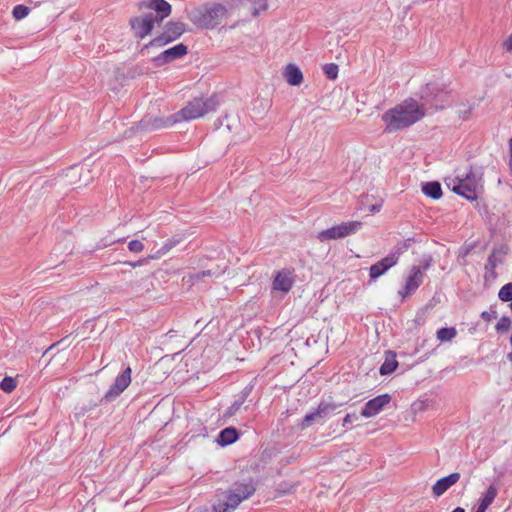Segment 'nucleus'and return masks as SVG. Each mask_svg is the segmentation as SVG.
<instances>
[{
    "mask_svg": "<svg viewBox=\"0 0 512 512\" xmlns=\"http://www.w3.org/2000/svg\"><path fill=\"white\" fill-rule=\"evenodd\" d=\"M244 404V402L239 399L237 396H236V399L234 400V402L225 410L223 416L225 418H229V417H232L233 415H235L239 409L241 408V406Z\"/></svg>",
    "mask_w": 512,
    "mask_h": 512,
    "instance_id": "nucleus-32",
    "label": "nucleus"
},
{
    "mask_svg": "<svg viewBox=\"0 0 512 512\" xmlns=\"http://www.w3.org/2000/svg\"><path fill=\"white\" fill-rule=\"evenodd\" d=\"M395 254H388L375 264L371 265L369 269L370 280L375 281L380 276L384 275L391 267L397 264L398 260L394 257Z\"/></svg>",
    "mask_w": 512,
    "mask_h": 512,
    "instance_id": "nucleus-15",
    "label": "nucleus"
},
{
    "mask_svg": "<svg viewBox=\"0 0 512 512\" xmlns=\"http://www.w3.org/2000/svg\"><path fill=\"white\" fill-rule=\"evenodd\" d=\"M294 490H295V485L290 484L288 482H281L277 486L275 491H276L277 496H282V495L291 494Z\"/></svg>",
    "mask_w": 512,
    "mask_h": 512,
    "instance_id": "nucleus-34",
    "label": "nucleus"
},
{
    "mask_svg": "<svg viewBox=\"0 0 512 512\" xmlns=\"http://www.w3.org/2000/svg\"><path fill=\"white\" fill-rule=\"evenodd\" d=\"M176 123H179V120H178V118L175 117V114H173L167 118H164V117L152 118L150 116H146L137 123V130H140V131L158 130L161 128L171 127L172 125H174Z\"/></svg>",
    "mask_w": 512,
    "mask_h": 512,
    "instance_id": "nucleus-10",
    "label": "nucleus"
},
{
    "mask_svg": "<svg viewBox=\"0 0 512 512\" xmlns=\"http://www.w3.org/2000/svg\"><path fill=\"white\" fill-rule=\"evenodd\" d=\"M480 317L486 321V322H490L493 318H496L497 317V311L495 309H490V311H483L480 315Z\"/></svg>",
    "mask_w": 512,
    "mask_h": 512,
    "instance_id": "nucleus-39",
    "label": "nucleus"
},
{
    "mask_svg": "<svg viewBox=\"0 0 512 512\" xmlns=\"http://www.w3.org/2000/svg\"><path fill=\"white\" fill-rule=\"evenodd\" d=\"M176 331L174 330H170L167 335H169L170 337H173L175 335Z\"/></svg>",
    "mask_w": 512,
    "mask_h": 512,
    "instance_id": "nucleus-51",
    "label": "nucleus"
},
{
    "mask_svg": "<svg viewBox=\"0 0 512 512\" xmlns=\"http://www.w3.org/2000/svg\"><path fill=\"white\" fill-rule=\"evenodd\" d=\"M155 24L157 22L153 17V12L144 13L129 19V26L134 37L141 40L151 34Z\"/></svg>",
    "mask_w": 512,
    "mask_h": 512,
    "instance_id": "nucleus-6",
    "label": "nucleus"
},
{
    "mask_svg": "<svg viewBox=\"0 0 512 512\" xmlns=\"http://www.w3.org/2000/svg\"><path fill=\"white\" fill-rule=\"evenodd\" d=\"M415 242H416L415 238H407V239H405L401 244L397 245V246H396V247L391 251V253H392V254H395V256H394V257H396V258H397V260H398V259H399V257H400V256H401V255H402L406 250H408V249L411 247V245H412L413 243H415Z\"/></svg>",
    "mask_w": 512,
    "mask_h": 512,
    "instance_id": "nucleus-26",
    "label": "nucleus"
},
{
    "mask_svg": "<svg viewBox=\"0 0 512 512\" xmlns=\"http://www.w3.org/2000/svg\"><path fill=\"white\" fill-rule=\"evenodd\" d=\"M214 275L215 276H219L220 272H214V271L208 269V270H203V271L191 274L190 278H191L192 281L197 282V281L201 280L204 277H209V276H214Z\"/></svg>",
    "mask_w": 512,
    "mask_h": 512,
    "instance_id": "nucleus-35",
    "label": "nucleus"
},
{
    "mask_svg": "<svg viewBox=\"0 0 512 512\" xmlns=\"http://www.w3.org/2000/svg\"><path fill=\"white\" fill-rule=\"evenodd\" d=\"M460 479V473L453 472L448 476L442 477L432 486V493L435 497L443 495L451 486L456 484Z\"/></svg>",
    "mask_w": 512,
    "mask_h": 512,
    "instance_id": "nucleus-17",
    "label": "nucleus"
},
{
    "mask_svg": "<svg viewBox=\"0 0 512 512\" xmlns=\"http://www.w3.org/2000/svg\"><path fill=\"white\" fill-rule=\"evenodd\" d=\"M362 227V222L351 221L342 222L326 230H322V240H332L344 238L348 235L356 233Z\"/></svg>",
    "mask_w": 512,
    "mask_h": 512,
    "instance_id": "nucleus-8",
    "label": "nucleus"
},
{
    "mask_svg": "<svg viewBox=\"0 0 512 512\" xmlns=\"http://www.w3.org/2000/svg\"><path fill=\"white\" fill-rule=\"evenodd\" d=\"M461 180H465V182H467V183L475 184V175L472 171V168L470 169L469 173H467L464 178H461Z\"/></svg>",
    "mask_w": 512,
    "mask_h": 512,
    "instance_id": "nucleus-44",
    "label": "nucleus"
},
{
    "mask_svg": "<svg viewBox=\"0 0 512 512\" xmlns=\"http://www.w3.org/2000/svg\"><path fill=\"white\" fill-rule=\"evenodd\" d=\"M502 263H503V260L501 258H498L494 254H490L487 259V263L485 265V270L486 271L494 270L498 264H502Z\"/></svg>",
    "mask_w": 512,
    "mask_h": 512,
    "instance_id": "nucleus-36",
    "label": "nucleus"
},
{
    "mask_svg": "<svg viewBox=\"0 0 512 512\" xmlns=\"http://www.w3.org/2000/svg\"><path fill=\"white\" fill-rule=\"evenodd\" d=\"M293 280L290 276V272L282 270L277 272L274 280H273V289L277 291H281L283 293H288L292 288Z\"/></svg>",
    "mask_w": 512,
    "mask_h": 512,
    "instance_id": "nucleus-20",
    "label": "nucleus"
},
{
    "mask_svg": "<svg viewBox=\"0 0 512 512\" xmlns=\"http://www.w3.org/2000/svg\"><path fill=\"white\" fill-rule=\"evenodd\" d=\"M256 491L252 479L245 482H235L232 486L216 494V499L211 505L200 508V512H230L235 510L245 499L251 497Z\"/></svg>",
    "mask_w": 512,
    "mask_h": 512,
    "instance_id": "nucleus-2",
    "label": "nucleus"
},
{
    "mask_svg": "<svg viewBox=\"0 0 512 512\" xmlns=\"http://www.w3.org/2000/svg\"><path fill=\"white\" fill-rule=\"evenodd\" d=\"M431 262H432V257L431 256H428L427 258H424L421 261L422 269L423 270H427L431 266Z\"/></svg>",
    "mask_w": 512,
    "mask_h": 512,
    "instance_id": "nucleus-45",
    "label": "nucleus"
},
{
    "mask_svg": "<svg viewBox=\"0 0 512 512\" xmlns=\"http://www.w3.org/2000/svg\"><path fill=\"white\" fill-rule=\"evenodd\" d=\"M398 367V361L396 360V353L392 350L385 352V360L380 366L379 373L382 376L392 374Z\"/></svg>",
    "mask_w": 512,
    "mask_h": 512,
    "instance_id": "nucleus-21",
    "label": "nucleus"
},
{
    "mask_svg": "<svg viewBox=\"0 0 512 512\" xmlns=\"http://www.w3.org/2000/svg\"><path fill=\"white\" fill-rule=\"evenodd\" d=\"M185 32V23L180 21H168L163 27V32L145 44L141 51L143 52L151 47H163L179 39Z\"/></svg>",
    "mask_w": 512,
    "mask_h": 512,
    "instance_id": "nucleus-5",
    "label": "nucleus"
},
{
    "mask_svg": "<svg viewBox=\"0 0 512 512\" xmlns=\"http://www.w3.org/2000/svg\"><path fill=\"white\" fill-rule=\"evenodd\" d=\"M0 388L6 393H10L16 388V380L12 377L6 376L0 382Z\"/></svg>",
    "mask_w": 512,
    "mask_h": 512,
    "instance_id": "nucleus-33",
    "label": "nucleus"
},
{
    "mask_svg": "<svg viewBox=\"0 0 512 512\" xmlns=\"http://www.w3.org/2000/svg\"><path fill=\"white\" fill-rule=\"evenodd\" d=\"M475 247V243L474 244H470L468 245L467 247H465V249L463 250V252H461V255L463 257L469 255L471 253V251L473 250V248Z\"/></svg>",
    "mask_w": 512,
    "mask_h": 512,
    "instance_id": "nucleus-48",
    "label": "nucleus"
},
{
    "mask_svg": "<svg viewBox=\"0 0 512 512\" xmlns=\"http://www.w3.org/2000/svg\"><path fill=\"white\" fill-rule=\"evenodd\" d=\"M357 419H358L357 414H355V413H353V414H347V415L343 418V426L345 427L347 424L352 423L354 420H357Z\"/></svg>",
    "mask_w": 512,
    "mask_h": 512,
    "instance_id": "nucleus-43",
    "label": "nucleus"
},
{
    "mask_svg": "<svg viewBox=\"0 0 512 512\" xmlns=\"http://www.w3.org/2000/svg\"><path fill=\"white\" fill-rule=\"evenodd\" d=\"M424 116V105H420L413 98H408L395 108L386 111L382 115V120L386 124L385 131L393 132L413 125Z\"/></svg>",
    "mask_w": 512,
    "mask_h": 512,
    "instance_id": "nucleus-1",
    "label": "nucleus"
},
{
    "mask_svg": "<svg viewBox=\"0 0 512 512\" xmlns=\"http://www.w3.org/2000/svg\"><path fill=\"white\" fill-rule=\"evenodd\" d=\"M509 252V247L505 244L500 245L498 247H494L491 254L497 255H506Z\"/></svg>",
    "mask_w": 512,
    "mask_h": 512,
    "instance_id": "nucleus-40",
    "label": "nucleus"
},
{
    "mask_svg": "<svg viewBox=\"0 0 512 512\" xmlns=\"http://www.w3.org/2000/svg\"><path fill=\"white\" fill-rule=\"evenodd\" d=\"M128 249L131 251V252H134V253H139L141 251H143L144 249V245L141 241L139 240H131L129 243H128Z\"/></svg>",
    "mask_w": 512,
    "mask_h": 512,
    "instance_id": "nucleus-37",
    "label": "nucleus"
},
{
    "mask_svg": "<svg viewBox=\"0 0 512 512\" xmlns=\"http://www.w3.org/2000/svg\"><path fill=\"white\" fill-rule=\"evenodd\" d=\"M391 396L387 393L376 396L370 399L362 408L361 415L369 418L379 414L383 408L390 403Z\"/></svg>",
    "mask_w": 512,
    "mask_h": 512,
    "instance_id": "nucleus-13",
    "label": "nucleus"
},
{
    "mask_svg": "<svg viewBox=\"0 0 512 512\" xmlns=\"http://www.w3.org/2000/svg\"><path fill=\"white\" fill-rule=\"evenodd\" d=\"M148 261V258H144V259H140L138 261H135V262H132V261H125L123 264L124 265H128L132 268H136L138 266H141L143 265L144 263H146Z\"/></svg>",
    "mask_w": 512,
    "mask_h": 512,
    "instance_id": "nucleus-42",
    "label": "nucleus"
},
{
    "mask_svg": "<svg viewBox=\"0 0 512 512\" xmlns=\"http://www.w3.org/2000/svg\"><path fill=\"white\" fill-rule=\"evenodd\" d=\"M486 272L489 273V275H490V277L492 279H495L497 277V273L495 272V269L494 270H488Z\"/></svg>",
    "mask_w": 512,
    "mask_h": 512,
    "instance_id": "nucleus-50",
    "label": "nucleus"
},
{
    "mask_svg": "<svg viewBox=\"0 0 512 512\" xmlns=\"http://www.w3.org/2000/svg\"><path fill=\"white\" fill-rule=\"evenodd\" d=\"M497 493H498L497 488L494 486V484H491L488 487V489L486 490V492L483 493L482 497L479 499L478 508H480L481 510H484L486 512L488 507L495 500Z\"/></svg>",
    "mask_w": 512,
    "mask_h": 512,
    "instance_id": "nucleus-23",
    "label": "nucleus"
},
{
    "mask_svg": "<svg viewBox=\"0 0 512 512\" xmlns=\"http://www.w3.org/2000/svg\"><path fill=\"white\" fill-rule=\"evenodd\" d=\"M181 241L182 238L180 236H173L172 238L167 239L160 248L159 253L166 254L173 247L177 246Z\"/></svg>",
    "mask_w": 512,
    "mask_h": 512,
    "instance_id": "nucleus-31",
    "label": "nucleus"
},
{
    "mask_svg": "<svg viewBox=\"0 0 512 512\" xmlns=\"http://www.w3.org/2000/svg\"><path fill=\"white\" fill-rule=\"evenodd\" d=\"M498 298L502 302H512V282H509L500 288Z\"/></svg>",
    "mask_w": 512,
    "mask_h": 512,
    "instance_id": "nucleus-27",
    "label": "nucleus"
},
{
    "mask_svg": "<svg viewBox=\"0 0 512 512\" xmlns=\"http://www.w3.org/2000/svg\"><path fill=\"white\" fill-rule=\"evenodd\" d=\"M512 321L508 316H502L495 326V330L499 334H504L510 330Z\"/></svg>",
    "mask_w": 512,
    "mask_h": 512,
    "instance_id": "nucleus-28",
    "label": "nucleus"
},
{
    "mask_svg": "<svg viewBox=\"0 0 512 512\" xmlns=\"http://www.w3.org/2000/svg\"><path fill=\"white\" fill-rule=\"evenodd\" d=\"M131 373L132 370L130 367L125 368L115 378L113 384L110 386L105 395L101 398L100 402L109 403L114 401L117 397H119L131 383Z\"/></svg>",
    "mask_w": 512,
    "mask_h": 512,
    "instance_id": "nucleus-7",
    "label": "nucleus"
},
{
    "mask_svg": "<svg viewBox=\"0 0 512 512\" xmlns=\"http://www.w3.org/2000/svg\"><path fill=\"white\" fill-rule=\"evenodd\" d=\"M187 53V45L179 43L173 47L164 50L159 55L152 58V63L156 67H161L165 64L173 62L174 60L184 57L185 55H187Z\"/></svg>",
    "mask_w": 512,
    "mask_h": 512,
    "instance_id": "nucleus-9",
    "label": "nucleus"
},
{
    "mask_svg": "<svg viewBox=\"0 0 512 512\" xmlns=\"http://www.w3.org/2000/svg\"><path fill=\"white\" fill-rule=\"evenodd\" d=\"M322 71L330 80H334L338 76L339 67L335 63H329L322 66Z\"/></svg>",
    "mask_w": 512,
    "mask_h": 512,
    "instance_id": "nucleus-30",
    "label": "nucleus"
},
{
    "mask_svg": "<svg viewBox=\"0 0 512 512\" xmlns=\"http://www.w3.org/2000/svg\"><path fill=\"white\" fill-rule=\"evenodd\" d=\"M423 282V273L419 266H412L409 276L406 279L404 291H399V294L404 300L408 295L415 292Z\"/></svg>",
    "mask_w": 512,
    "mask_h": 512,
    "instance_id": "nucleus-14",
    "label": "nucleus"
},
{
    "mask_svg": "<svg viewBox=\"0 0 512 512\" xmlns=\"http://www.w3.org/2000/svg\"><path fill=\"white\" fill-rule=\"evenodd\" d=\"M504 47L507 51H512V35H510L504 42Z\"/></svg>",
    "mask_w": 512,
    "mask_h": 512,
    "instance_id": "nucleus-47",
    "label": "nucleus"
},
{
    "mask_svg": "<svg viewBox=\"0 0 512 512\" xmlns=\"http://www.w3.org/2000/svg\"><path fill=\"white\" fill-rule=\"evenodd\" d=\"M342 404H331V403H326L325 405L322 403V409H321V412H322V416L323 415H326L332 411H334L338 406H341Z\"/></svg>",
    "mask_w": 512,
    "mask_h": 512,
    "instance_id": "nucleus-41",
    "label": "nucleus"
},
{
    "mask_svg": "<svg viewBox=\"0 0 512 512\" xmlns=\"http://www.w3.org/2000/svg\"><path fill=\"white\" fill-rule=\"evenodd\" d=\"M475 512H485L484 510H481L480 508L477 507L476 511Z\"/></svg>",
    "mask_w": 512,
    "mask_h": 512,
    "instance_id": "nucleus-52",
    "label": "nucleus"
},
{
    "mask_svg": "<svg viewBox=\"0 0 512 512\" xmlns=\"http://www.w3.org/2000/svg\"><path fill=\"white\" fill-rule=\"evenodd\" d=\"M452 191L469 201L477 199L476 185L467 183L465 180L457 177L453 180Z\"/></svg>",
    "mask_w": 512,
    "mask_h": 512,
    "instance_id": "nucleus-16",
    "label": "nucleus"
},
{
    "mask_svg": "<svg viewBox=\"0 0 512 512\" xmlns=\"http://www.w3.org/2000/svg\"><path fill=\"white\" fill-rule=\"evenodd\" d=\"M457 335V330L454 327H442L437 331V338L441 342L451 341Z\"/></svg>",
    "mask_w": 512,
    "mask_h": 512,
    "instance_id": "nucleus-25",
    "label": "nucleus"
},
{
    "mask_svg": "<svg viewBox=\"0 0 512 512\" xmlns=\"http://www.w3.org/2000/svg\"><path fill=\"white\" fill-rule=\"evenodd\" d=\"M510 168L512 170V137L510 140V162H509Z\"/></svg>",
    "mask_w": 512,
    "mask_h": 512,
    "instance_id": "nucleus-49",
    "label": "nucleus"
},
{
    "mask_svg": "<svg viewBox=\"0 0 512 512\" xmlns=\"http://www.w3.org/2000/svg\"><path fill=\"white\" fill-rule=\"evenodd\" d=\"M218 105L219 99L217 95L194 98L179 112L175 113V117L178 118L179 122L194 120L203 117L207 113L216 111Z\"/></svg>",
    "mask_w": 512,
    "mask_h": 512,
    "instance_id": "nucleus-4",
    "label": "nucleus"
},
{
    "mask_svg": "<svg viewBox=\"0 0 512 512\" xmlns=\"http://www.w3.org/2000/svg\"><path fill=\"white\" fill-rule=\"evenodd\" d=\"M227 9L219 3L204 4L187 11L188 19L198 28L213 29L220 24Z\"/></svg>",
    "mask_w": 512,
    "mask_h": 512,
    "instance_id": "nucleus-3",
    "label": "nucleus"
},
{
    "mask_svg": "<svg viewBox=\"0 0 512 512\" xmlns=\"http://www.w3.org/2000/svg\"><path fill=\"white\" fill-rule=\"evenodd\" d=\"M239 437V431L235 427L229 426L219 432L216 438V443L221 447H226L235 443Z\"/></svg>",
    "mask_w": 512,
    "mask_h": 512,
    "instance_id": "nucleus-19",
    "label": "nucleus"
},
{
    "mask_svg": "<svg viewBox=\"0 0 512 512\" xmlns=\"http://www.w3.org/2000/svg\"><path fill=\"white\" fill-rule=\"evenodd\" d=\"M140 8L153 10V17L160 25L163 20L171 15L172 6L166 0H144L139 4Z\"/></svg>",
    "mask_w": 512,
    "mask_h": 512,
    "instance_id": "nucleus-11",
    "label": "nucleus"
},
{
    "mask_svg": "<svg viewBox=\"0 0 512 512\" xmlns=\"http://www.w3.org/2000/svg\"><path fill=\"white\" fill-rule=\"evenodd\" d=\"M320 419V405L314 411L306 414L298 424L300 429H306Z\"/></svg>",
    "mask_w": 512,
    "mask_h": 512,
    "instance_id": "nucleus-24",
    "label": "nucleus"
},
{
    "mask_svg": "<svg viewBox=\"0 0 512 512\" xmlns=\"http://www.w3.org/2000/svg\"><path fill=\"white\" fill-rule=\"evenodd\" d=\"M252 390H253V384H248L247 386H245L242 389V391L237 395V397L245 403V401L251 394Z\"/></svg>",
    "mask_w": 512,
    "mask_h": 512,
    "instance_id": "nucleus-38",
    "label": "nucleus"
},
{
    "mask_svg": "<svg viewBox=\"0 0 512 512\" xmlns=\"http://www.w3.org/2000/svg\"><path fill=\"white\" fill-rule=\"evenodd\" d=\"M422 192L425 196L438 200L442 197V187L438 181H429L422 183Z\"/></svg>",
    "mask_w": 512,
    "mask_h": 512,
    "instance_id": "nucleus-22",
    "label": "nucleus"
},
{
    "mask_svg": "<svg viewBox=\"0 0 512 512\" xmlns=\"http://www.w3.org/2000/svg\"><path fill=\"white\" fill-rule=\"evenodd\" d=\"M283 77L291 86H299L303 82V73L295 64H288L283 69Z\"/></svg>",
    "mask_w": 512,
    "mask_h": 512,
    "instance_id": "nucleus-18",
    "label": "nucleus"
},
{
    "mask_svg": "<svg viewBox=\"0 0 512 512\" xmlns=\"http://www.w3.org/2000/svg\"><path fill=\"white\" fill-rule=\"evenodd\" d=\"M382 203H383V200H381L380 203H376V204L370 205L369 206V211L371 213L379 212L381 207H382Z\"/></svg>",
    "mask_w": 512,
    "mask_h": 512,
    "instance_id": "nucleus-46",
    "label": "nucleus"
},
{
    "mask_svg": "<svg viewBox=\"0 0 512 512\" xmlns=\"http://www.w3.org/2000/svg\"><path fill=\"white\" fill-rule=\"evenodd\" d=\"M30 10L31 9L28 6L23 5V4H18L16 6H14V8L12 10V15L15 20H22L26 16H28Z\"/></svg>",
    "mask_w": 512,
    "mask_h": 512,
    "instance_id": "nucleus-29",
    "label": "nucleus"
},
{
    "mask_svg": "<svg viewBox=\"0 0 512 512\" xmlns=\"http://www.w3.org/2000/svg\"><path fill=\"white\" fill-rule=\"evenodd\" d=\"M446 93L437 83H427L420 90V99L426 104L437 107V102H444Z\"/></svg>",
    "mask_w": 512,
    "mask_h": 512,
    "instance_id": "nucleus-12",
    "label": "nucleus"
}]
</instances>
